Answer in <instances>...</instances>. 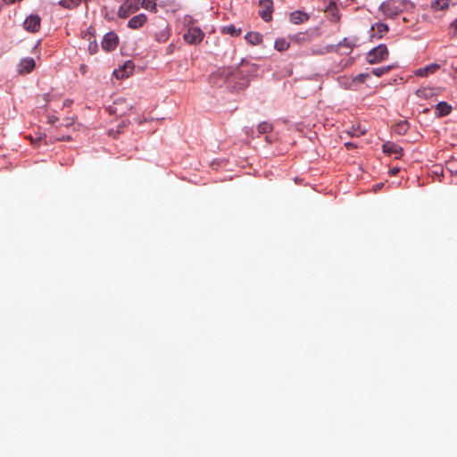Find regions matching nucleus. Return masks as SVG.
<instances>
[{"instance_id":"1","label":"nucleus","mask_w":457,"mask_h":457,"mask_svg":"<svg viewBox=\"0 0 457 457\" xmlns=\"http://www.w3.org/2000/svg\"><path fill=\"white\" fill-rule=\"evenodd\" d=\"M222 79L225 83L228 84V87L234 90H242L248 87L249 79L248 77L241 76L239 72L232 73L228 70H223L215 74L212 75V79Z\"/></svg>"},{"instance_id":"2","label":"nucleus","mask_w":457,"mask_h":457,"mask_svg":"<svg viewBox=\"0 0 457 457\" xmlns=\"http://www.w3.org/2000/svg\"><path fill=\"white\" fill-rule=\"evenodd\" d=\"M389 56L387 46L385 44H380L378 46L372 48L366 56V60L369 63H379L386 60Z\"/></svg>"},{"instance_id":"3","label":"nucleus","mask_w":457,"mask_h":457,"mask_svg":"<svg viewBox=\"0 0 457 457\" xmlns=\"http://www.w3.org/2000/svg\"><path fill=\"white\" fill-rule=\"evenodd\" d=\"M141 6L140 0H126L119 8L118 16L120 18H127L130 14L139 10Z\"/></svg>"},{"instance_id":"4","label":"nucleus","mask_w":457,"mask_h":457,"mask_svg":"<svg viewBox=\"0 0 457 457\" xmlns=\"http://www.w3.org/2000/svg\"><path fill=\"white\" fill-rule=\"evenodd\" d=\"M404 8V2L402 0H390L385 2L381 5V10L384 13L390 16H395L400 13Z\"/></svg>"},{"instance_id":"5","label":"nucleus","mask_w":457,"mask_h":457,"mask_svg":"<svg viewBox=\"0 0 457 457\" xmlns=\"http://www.w3.org/2000/svg\"><path fill=\"white\" fill-rule=\"evenodd\" d=\"M204 37V31L199 28H189L187 32L184 33V40L190 45L200 44Z\"/></svg>"},{"instance_id":"6","label":"nucleus","mask_w":457,"mask_h":457,"mask_svg":"<svg viewBox=\"0 0 457 457\" xmlns=\"http://www.w3.org/2000/svg\"><path fill=\"white\" fill-rule=\"evenodd\" d=\"M260 16L265 21H270L272 18L273 2L272 0H260Z\"/></svg>"},{"instance_id":"7","label":"nucleus","mask_w":457,"mask_h":457,"mask_svg":"<svg viewBox=\"0 0 457 457\" xmlns=\"http://www.w3.org/2000/svg\"><path fill=\"white\" fill-rule=\"evenodd\" d=\"M41 27V19L37 14L29 15L24 21V29L29 32H37Z\"/></svg>"},{"instance_id":"8","label":"nucleus","mask_w":457,"mask_h":457,"mask_svg":"<svg viewBox=\"0 0 457 457\" xmlns=\"http://www.w3.org/2000/svg\"><path fill=\"white\" fill-rule=\"evenodd\" d=\"M119 43L118 36L114 32L107 33L102 41V47L105 51L114 50Z\"/></svg>"},{"instance_id":"9","label":"nucleus","mask_w":457,"mask_h":457,"mask_svg":"<svg viewBox=\"0 0 457 457\" xmlns=\"http://www.w3.org/2000/svg\"><path fill=\"white\" fill-rule=\"evenodd\" d=\"M36 66L35 60L31 57H26L21 60L17 67V72L20 75L30 73Z\"/></svg>"},{"instance_id":"10","label":"nucleus","mask_w":457,"mask_h":457,"mask_svg":"<svg viewBox=\"0 0 457 457\" xmlns=\"http://www.w3.org/2000/svg\"><path fill=\"white\" fill-rule=\"evenodd\" d=\"M134 63L132 61H127L122 67L113 71L114 76L119 79L129 78L134 71Z\"/></svg>"},{"instance_id":"11","label":"nucleus","mask_w":457,"mask_h":457,"mask_svg":"<svg viewBox=\"0 0 457 457\" xmlns=\"http://www.w3.org/2000/svg\"><path fill=\"white\" fill-rule=\"evenodd\" d=\"M383 152L388 155H394L395 159H400L403 155V148L392 142H386L383 145Z\"/></svg>"},{"instance_id":"12","label":"nucleus","mask_w":457,"mask_h":457,"mask_svg":"<svg viewBox=\"0 0 457 457\" xmlns=\"http://www.w3.org/2000/svg\"><path fill=\"white\" fill-rule=\"evenodd\" d=\"M147 21V17L144 13L137 14L132 17L128 23L129 28L137 29L141 28Z\"/></svg>"},{"instance_id":"13","label":"nucleus","mask_w":457,"mask_h":457,"mask_svg":"<svg viewBox=\"0 0 457 457\" xmlns=\"http://www.w3.org/2000/svg\"><path fill=\"white\" fill-rule=\"evenodd\" d=\"M371 38H381L388 31V27L385 23H376L371 27Z\"/></svg>"},{"instance_id":"14","label":"nucleus","mask_w":457,"mask_h":457,"mask_svg":"<svg viewBox=\"0 0 457 457\" xmlns=\"http://www.w3.org/2000/svg\"><path fill=\"white\" fill-rule=\"evenodd\" d=\"M310 16L308 13L302 11H295L290 13V21L294 24H302L309 20Z\"/></svg>"},{"instance_id":"15","label":"nucleus","mask_w":457,"mask_h":457,"mask_svg":"<svg viewBox=\"0 0 457 457\" xmlns=\"http://www.w3.org/2000/svg\"><path fill=\"white\" fill-rule=\"evenodd\" d=\"M440 68L437 63H431L426 67L420 68L415 71V74L420 77H426L428 74L435 73Z\"/></svg>"},{"instance_id":"16","label":"nucleus","mask_w":457,"mask_h":457,"mask_svg":"<svg viewBox=\"0 0 457 457\" xmlns=\"http://www.w3.org/2000/svg\"><path fill=\"white\" fill-rule=\"evenodd\" d=\"M452 111V106L446 102H440L436 106V112L438 117L448 115Z\"/></svg>"},{"instance_id":"17","label":"nucleus","mask_w":457,"mask_h":457,"mask_svg":"<svg viewBox=\"0 0 457 457\" xmlns=\"http://www.w3.org/2000/svg\"><path fill=\"white\" fill-rule=\"evenodd\" d=\"M245 38L248 43L253 46L259 45L262 41V36L260 33L253 31L248 32Z\"/></svg>"},{"instance_id":"18","label":"nucleus","mask_w":457,"mask_h":457,"mask_svg":"<svg viewBox=\"0 0 457 457\" xmlns=\"http://www.w3.org/2000/svg\"><path fill=\"white\" fill-rule=\"evenodd\" d=\"M87 0H61L59 4L66 9H73L77 7L81 2H87Z\"/></svg>"},{"instance_id":"19","label":"nucleus","mask_w":457,"mask_h":457,"mask_svg":"<svg viewBox=\"0 0 457 457\" xmlns=\"http://www.w3.org/2000/svg\"><path fill=\"white\" fill-rule=\"evenodd\" d=\"M289 46H290L289 42L287 41L285 38H278L274 44L275 49L279 52L287 50L289 48Z\"/></svg>"},{"instance_id":"20","label":"nucleus","mask_w":457,"mask_h":457,"mask_svg":"<svg viewBox=\"0 0 457 457\" xmlns=\"http://www.w3.org/2000/svg\"><path fill=\"white\" fill-rule=\"evenodd\" d=\"M354 44L348 38H344L336 47V51L339 52L342 47H346L349 51L345 54H350L353 48Z\"/></svg>"},{"instance_id":"21","label":"nucleus","mask_w":457,"mask_h":457,"mask_svg":"<svg viewBox=\"0 0 457 457\" xmlns=\"http://www.w3.org/2000/svg\"><path fill=\"white\" fill-rule=\"evenodd\" d=\"M431 6L435 10H446L449 7V0H435Z\"/></svg>"},{"instance_id":"22","label":"nucleus","mask_w":457,"mask_h":457,"mask_svg":"<svg viewBox=\"0 0 457 457\" xmlns=\"http://www.w3.org/2000/svg\"><path fill=\"white\" fill-rule=\"evenodd\" d=\"M156 1L157 0H143L141 2V6L150 12H155L157 11Z\"/></svg>"},{"instance_id":"23","label":"nucleus","mask_w":457,"mask_h":457,"mask_svg":"<svg viewBox=\"0 0 457 457\" xmlns=\"http://www.w3.org/2000/svg\"><path fill=\"white\" fill-rule=\"evenodd\" d=\"M409 129V123L407 121H401L395 126V131L397 134L403 135Z\"/></svg>"},{"instance_id":"24","label":"nucleus","mask_w":457,"mask_h":457,"mask_svg":"<svg viewBox=\"0 0 457 457\" xmlns=\"http://www.w3.org/2000/svg\"><path fill=\"white\" fill-rule=\"evenodd\" d=\"M195 20L190 15H185L182 19V24L185 28H187V29H188L189 28H196V26H195Z\"/></svg>"},{"instance_id":"25","label":"nucleus","mask_w":457,"mask_h":457,"mask_svg":"<svg viewBox=\"0 0 457 457\" xmlns=\"http://www.w3.org/2000/svg\"><path fill=\"white\" fill-rule=\"evenodd\" d=\"M370 78V74L369 73H361V74H358L357 76L355 77H353L351 78V80H352V83H358V84H361V83H364L365 80Z\"/></svg>"},{"instance_id":"26","label":"nucleus","mask_w":457,"mask_h":457,"mask_svg":"<svg viewBox=\"0 0 457 457\" xmlns=\"http://www.w3.org/2000/svg\"><path fill=\"white\" fill-rule=\"evenodd\" d=\"M390 70H391V66L375 68L371 71V73L373 75H375L376 77H381L384 74L387 73Z\"/></svg>"},{"instance_id":"27","label":"nucleus","mask_w":457,"mask_h":457,"mask_svg":"<svg viewBox=\"0 0 457 457\" xmlns=\"http://www.w3.org/2000/svg\"><path fill=\"white\" fill-rule=\"evenodd\" d=\"M223 31L230 34L231 36H239L241 34V29H237L234 25L224 27Z\"/></svg>"},{"instance_id":"28","label":"nucleus","mask_w":457,"mask_h":457,"mask_svg":"<svg viewBox=\"0 0 457 457\" xmlns=\"http://www.w3.org/2000/svg\"><path fill=\"white\" fill-rule=\"evenodd\" d=\"M325 12H330L333 15H335L334 12L337 11L336 2L335 0H328V4L325 6Z\"/></svg>"},{"instance_id":"29","label":"nucleus","mask_w":457,"mask_h":457,"mask_svg":"<svg viewBox=\"0 0 457 457\" xmlns=\"http://www.w3.org/2000/svg\"><path fill=\"white\" fill-rule=\"evenodd\" d=\"M271 130V125L268 122H262L258 126V131L261 134L266 133Z\"/></svg>"},{"instance_id":"30","label":"nucleus","mask_w":457,"mask_h":457,"mask_svg":"<svg viewBox=\"0 0 457 457\" xmlns=\"http://www.w3.org/2000/svg\"><path fill=\"white\" fill-rule=\"evenodd\" d=\"M169 38V33L166 30H162L156 35V39L158 42L163 43L166 42Z\"/></svg>"},{"instance_id":"31","label":"nucleus","mask_w":457,"mask_h":457,"mask_svg":"<svg viewBox=\"0 0 457 457\" xmlns=\"http://www.w3.org/2000/svg\"><path fill=\"white\" fill-rule=\"evenodd\" d=\"M95 29L93 27H89L85 32L82 34V37L87 40H90L94 37Z\"/></svg>"},{"instance_id":"32","label":"nucleus","mask_w":457,"mask_h":457,"mask_svg":"<svg viewBox=\"0 0 457 457\" xmlns=\"http://www.w3.org/2000/svg\"><path fill=\"white\" fill-rule=\"evenodd\" d=\"M338 81L341 85H344L346 87H351L354 85V83H352L351 78L340 77Z\"/></svg>"},{"instance_id":"33","label":"nucleus","mask_w":457,"mask_h":457,"mask_svg":"<svg viewBox=\"0 0 457 457\" xmlns=\"http://www.w3.org/2000/svg\"><path fill=\"white\" fill-rule=\"evenodd\" d=\"M98 46L96 41H92L88 45V51L91 54H94L97 52Z\"/></svg>"},{"instance_id":"34","label":"nucleus","mask_w":457,"mask_h":457,"mask_svg":"<svg viewBox=\"0 0 457 457\" xmlns=\"http://www.w3.org/2000/svg\"><path fill=\"white\" fill-rule=\"evenodd\" d=\"M58 120V118L56 116H49L48 117V123L49 124H54L55 121Z\"/></svg>"},{"instance_id":"35","label":"nucleus","mask_w":457,"mask_h":457,"mask_svg":"<svg viewBox=\"0 0 457 457\" xmlns=\"http://www.w3.org/2000/svg\"><path fill=\"white\" fill-rule=\"evenodd\" d=\"M87 66L86 64H81L79 66V71H81L82 74H85L87 72Z\"/></svg>"},{"instance_id":"36","label":"nucleus","mask_w":457,"mask_h":457,"mask_svg":"<svg viewBox=\"0 0 457 457\" xmlns=\"http://www.w3.org/2000/svg\"><path fill=\"white\" fill-rule=\"evenodd\" d=\"M425 92H426V89H423V90L420 89V90H418L417 94H418V96H427V94H425Z\"/></svg>"},{"instance_id":"37","label":"nucleus","mask_w":457,"mask_h":457,"mask_svg":"<svg viewBox=\"0 0 457 457\" xmlns=\"http://www.w3.org/2000/svg\"><path fill=\"white\" fill-rule=\"evenodd\" d=\"M71 100H65V101L63 102V106H70V105H71Z\"/></svg>"},{"instance_id":"38","label":"nucleus","mask_w":457,"mask_h":457,"mask_svg":"<svg viewBox=\"0 0 457 457\" xmlns=\"http://www.w3.org/2000/svg\"><path fill=\"white\" fill-rule=\"evenodd\" d=\"M452 26L455 28L457 33V19L452 23Z\"/></svg>"},{"instance_id":"39","label":"nucleus","mask_w":457,"mask_h":457,"mask_svg":"<svg viewBox=\"0 0 457 457\" xmlns=\"http://www.w3.org/2000/svg\"><path fill=\"white\" fill-rule=\"evenodd\" d=\"M70 138V137H65V138L63 137L62 140H69Z\"/></svg>"},{"instance_id":"40","label":"nucleus","mask_w":457,"mask_h":457,"mask_svg":"<svg viewBox=\"0 0 457 457\" xmlns=\"http://www.w3.org/2000/svg\"><path fill=\"white\" fill-rule=\"evenodd\" d=\"M218 87H220L221 85L219 84L218 82H214Z\"/></svg>"},{"instance_id":"41","label":"nucleus","mask_w":457,"mask_h":457,"mask_svg":"<svg viewBox=\"0 0 457 457\" xmlns=\"http://www.w3.org/2000/svg\"><path fill=\"white\" fill-rule=\"evenodd\" d=\"M346 145L347 146L349 145V147H352V145H350L349 143H346Z\"/></svg>"},{"instance_id":"42","label":"nucleus","mask_w":457,"mask_h":457,"mask_svg":"<svg viewBox=\"0 0 457 457\" xmlns=\"http://www.w3.org/2000/svg\"><path fill=\"white\" fill-rule=\"evenodd\" d=\"M346 145L347 146L349 145V147H352V145H350L349 143H346Z\"/></svg>"}]
</instances>
